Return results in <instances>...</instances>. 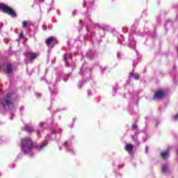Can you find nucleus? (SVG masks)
<instances>
[{
  "label": "nucleus",
  "instance_id": "f257e3e1",
  "mask_svg": "<svg viewBox=\"0 0 178 178\" xmlns=\"http://www.w3.org/2000/svg\"><path fill=\"white\" fill-rule=\"evenodd\" d=\"M34 143L31 138L26 137L21 140V149L24 154H29L33 150Z\"/></svg>",
  "mask_w": 178,
  "mask_h": 178
},
{
  "label": "nucleus",
  "instance_id": "f03ea898",
  "mask_svg": "<svg viewBox=\"0 0 178 178\" xmlns=\"http://www.w3.org/2000/svg\"><path fill=\"white\" fill-rule=\"evenodd\" d=\"M12 97V94L8 93L7 94L6 97H3V99H0V102L2 105L3 109L8 111H13L15 109V104L10 101V98Z\"/></svg>",
  "mask_w": 178,
  "mask_h": 178
},
{
  "label": "nucleus",
  "instance_id": "7ed1b4c3",
  "mask_svg": "<svg viewBox=\"0 0 178 178\" xmlns=\"http://www.w3.org/2000/svg\"><path fill=\"white\" fill-rule=\"evenodd\" d=\"M47 124V122H40L39 123V128L34 129V128L32 126H30L29 124H25L24 127L22 128V130L24 131H27V133L31 134L34 133L35 131L38 138H40L41 137V133H42V127H44V125Z\"/></svg>",
  "mask_w": 178,
  "mask_h": 178
},
{
  "label": "nucleus",
  "instance_id": "20e7f679",
  "mask_svg": "<svg viewBox=\"0 0 178 178\" xmlns=\"http://www.w3.org/2000/svg\"><path fill=\"white\" fill-rule=\"evenodd\" d=\"M0 10H2L3 13H7V15H9L11 17H17V16L10 7H8L5 4H0Z\"/></svg>",
  "mask_w": 178,
  "mask_h": 178
},
{
  "label": "nucleus",
  "instance_id": "39448f33",
  "mask_svg": "<svg viewBox=\"0 0 178 178\" xmlns=\"http://www.w3.org/2000/svg\"><path fill=\"white\" fill-rule=\"evenodd\" d=\"M58 43V40L54 37L48 38L46 40V44L47 47H51V45H55Z\"/></svg>",
  "mask_w": 178,
  "mask_h": 178
},
{
  "label": "nucleus",
  "instance_id": "423d86ee",
  "mask_svg": "<svg viewBox=\"0 0 178 178\" xmlns=\"http://www.w3.org/2000/svg\"><path fill=\"white\" fill-rule=\"evenodd\" d=\"M165 97V92L163 90H159L155 92L154 99H162Z\"/></svg>",
  "mask_w": 178,
  "mask_h": 178
},
{
  "label": "nucleus",
  "instance_id": "0eeeda50",
  "mask_svg": "<svg viewBox=\"0 0 178 178\" xmlns=\"http://www.w3.org/2000/svg\"><path fill=\"white\" fill-rule=\"evenodd\" d=\"M24 55H26V56L29 55L31 61L34 60V59H36V58L38 56V54L33 52H25Z\"/></svg>",
  "mask_w": 178,
  "mask_h": 178
},
{
  "label": "nucleus",
  "instance_id": "6e6552de",
  "mask_svg": "<svg viewBox=\"0 0 178 178\" xmlns=\"http://www.w3.org/2000/svg\"><path fill=\"white\" fill-rule=\"evenodd\" d=\"M169 156H170V152H169V150H165L161 153V158L164 161H165V159H168Z\"/></svg>",
  "mask_w": 178,
  "mask_h": 178
},
{
  "label": "nucleus",
  "instance_id": "1a4fd4ad",
  "mask_svg": "<svg viewBox=\"0 0 178 178\" xmlns=\"http://www.w3.org/2000/svg\"><path fill=\"white\" fill-rule=\"evenodd\" d=\"M133 145L130 144V143H127L125 145V151H127V152H129V154L131 153V151H133Z\"/></svg>",
  "mask_w": 178,
  "mask_h": 178
},
{
  "label": "nucleus",
  "instance_id": "9d476101",
  "mask_svg": "<svg viewBox=\"0 0 178 178\" xmlns=\"http://www.w3.org/2000/svg\"><path fill=\"white\" fill-rule=\"evenodd\" d=\"M6 73L8 74H10L13 73V67H12V64L9 63L7 65Z\"/></svg>",
  "mask_w": 178,
  "mask_h": 178
},
{
  "label": "nucleus",
  "instance_id": "9b49d317",
  "mask_svg": "<svg viewBox=\"0 0 178 178\" xmlns=\"http://www.w3.org/2000/svg\"><path fill=\"white\" fill-rule=\"evenodd\" d=\"M129 41L130 42V48H131V49H134V38H133V36H129Z\"/></svg>",
  "mask_w": 178,
  "mask_h": 178
},
{
  "label": "nucleus",
  "instance_id": "f8f14e48",
  "mask_svg": "<svg viewBox=\"0 0 178 178\" xmlns=\"http://www.w3.org/2000/svg\"><path fill=\"white\" fill-rule=\"evenodd\" d=\"M47 144H48V143H47V140H45L43 143H42L40 145H37L36 148L39 151H41V149H42L44 148V147H45L47 145Z\"/></svg>",
  "mask_w": 178,
  "mask_h": 178
},
{
  "label": "nucleus",
  "instance_id": "ddd939ff",
  "mask_svg": "<svg viewBox=\"0 0 178 178\" xmlns=\"http://www.w3.org/2000/svg\"><path fill=\"white\" fill-rule=\"evenodd\" d=\"M131 77H134V72L132 71V72H131L130 73H129V80L128 81H127V84H129L130 83V78Z\"/></svg>",
  "mask_w": 178,
  "mask_h": 178
},
{
  "label": "nucleus",
  "instance_id": "4468645a",
  "mask_svg": "<svg viewBox=\"0 0 178 178\" xmlns=\"http://www.w3.org/2000/svg\"><path fill=\"white\" fill-rule=\"evenodd\" d=\"M169 169V167H168V165H163L162 167V172L163 173H166V172H168V170Z\"/></svg>",
  "mask_w": 178,
  "mask_h": 178
},
{
  "label": "nucleus",
  "instance_id": "2eb2a0df",
  "mask_svg": "<svg viewBox=\"0 0 178 178\" xmlns=\"http://www.w3.org/2000/svg\"><path fill=\"white\" fill-rule=\"evenodd\" d=\"M28 25H29V22L23 21V22H22L23 29H26V27H27Z\"/></svg>",
  "mask_w": 178,
  "mask_h": 178
},
{
  "label": "nucleus",
  "instance_id": "dca6fc26",
  "mask_svg": "<svg viewBox=\"0 0 178 178\" xmlns=\"http://www.w3.org/2000/svg\"><path fill=\"white\" fill-rule=\"evenodd\" d=\"M64 147H66V148H68V149H70V151H73V150L72 149V148H70V147H69V145H68V143H67V142H65V143H64Z\"/></svg>",
  "mask_w": 178,
  "mask_h": 178
},
{
  "label": "nucleus",
  "instance_id": "f3484780",
  "mask_svg": "<svg viewBox=\"0 0 178 178\" xmlns=\"http://www.w3.org/2000/svg\"><path fill=\"white\" fill-rule=\"evenodd\" d=\"M134 79L135 80H138V79H140V75L138 74H135Z\"/></svg>",
  "mask_w": 178,
  "mask_h": 178
},
{
  "label": "nucleus",
  "instance_id": "a211bd4d",
  "mask_svg": "<svg viewBox=\"0 0 178 178\" xmlns=\"http://www.w3.org/2000/svg\"><path fill=\"white\" fill-rule=\"evenodd\" d=\"M94 5V2L89 1L88 2V7L90 8V6H92Z\"/></svg>",
  "mask_w": 178,
  "mask_h": 178
},
{
  "label": "nucleus",
  "instance_id": "6ab92c4d",
  "mask_svg": "<svg viewBox=\"0 0 178 178\" xmlns=\"http://www.w3.org/2000/svg\"><path fill=\"white\" fill-rule=\"evenodd\" d=\"M129 29H127V27L124 26L122 28L123 33H127Z\"/></svg>",
  "mask_w": 178,
  "mask_h": 178
},
{
  "label": "nucleus",
  "instance_id": "aec40b11",
  "mask_svg": "<svg viewBox=\"0 0 178 178\" xmlns=\"http://www.w3.org/2000/svg\"><path fill=\"white\" fill-rule=\"evenodd\" d=\"M23 37H24L23 33H21L19 34V38L18 40H22V38H23Z\"/></svg>",
  "mask_w": 178,
  "mask_h": 178
},
{
  "label": "nucleus",
  "instance_id": "412c9836",
  "mask_svg": "<svg viewBox=\"0 0 178 178\" xmlns=\"http://www.w3.org/2000/svg\"><path fill=\"white\" fill-rule=\"evenodd\" d=\"M63 60L65 62H66V60H67V57L66 56V54L63 55Z\"/></svg>",
  "mask_w": 178,
  "mask_h": 178
},
{
  "label": "nucleus",
  "instance_id": "4be33fe9",
  "mask_svg": "<svg viewBox=\"0 0 178 178\" xmlns=\"http://www.w3.org/2000/svg\"><path fill=\"white\" fill-rule=\"evenodd\" d=\"M51 94H58V92L56 91V90H51Z\"/></svg>",
  "mask_w": 178,
  "mask_h": 178
},
{
  "label": "nucleus",
  "instance_id": "5701e85b",
  "mask_svg": "<svg viewBox=\"0 0 178 178\" xmlns=\"http://www.w3.org/2000/svg\"><path fill=\"white\" fill-rule=\"evenodd\" d=\"M136 144H137L138 145H140V144H141V143L137 140H135Z\"/></svg>",
  "mask_w": 178,
  "mask_h": 178
},
{
  "label": "nucleus",
  "instance_id": "b1692460",
  "mask_svg": "<svg viewBox=\"0 0 178 178\" xmlns=\"http://www.w3.org/2000/svg\"><path fill=\"white\" fill-rule=\"evenodd\" d=\"M42 29H43V30H47V25H45V24H43L42 25Z\"/></svg>",
  "mask_w": 178,
  "mask_h": 178
},
{
  "label": "nucleus",
  "instance_id": "393cba45",
  "mask_svg": "<svg viewBox=\"0 0 178 178\" xmlns=\"http://www.w3.org/2000/svg\"><path fill=\"white\" fill-rule=\"evenodd\" d=\"M76 10L72 11V15L73 16H76Z\"/></svg>",
  "mask_w": 178,
  "mask_h": 178
},
{
  "label": "nucleus",
  "instance_id": "a878e982",
  "mask_svg": "<svg viewBox=\"0 0 178 178\" xmlns=\"http://www.w3.org/2000/svg\"><path fill=\"white\" fill-rule=\"evenodd\" d=\"M117 58H120V52L117 53Z\"/></svg>",
  "mask_w": 178,
  "mask_h": 178
},
{
  "label": "nucleus",
  "instance_id": "bb28decb",
  "mask_svg": "<svg viewBox=\"0 0 178 178\" xmlns=\"http://www.w3.org/2000/svg\"><path fill=\"white\" fill-rule=\"evenodd\" d=\"M86 6H87V2L85 1L84 3H83V8H86Z\"/></svg>",
  "mask_w": 178,
  "mask_h": 178
},
{
  "label": "nucleus",
  "instance_id": "cd10ccee",
  "mask_svg": "<svg viewBox=\"0 0 178 178\" xmlns=\"http://www.w3.org/2000/svg\"><path fill=\"white\" fill-rule=\"evenodd\" d=\"M175 120H178V114L175 116Z\"/></svg>",
  "mask_w": 178,
  "mask_h": 178
},
{
  "label": "nucleus",
  "instance_id": "c85d7f7f",
  "mask_svg": "<svg viewBox=\"0 0 178 178\" xmlns=\"http://www.w3.org/2000/svg\"><path fill=\"white\" fill-rule=\"evenodd\" d=\"M88 95H91V90H88Z\"/></svg>",
  "mask_w": 178,
  "mask_h": 178
},
{
  "label": "nucleus",
  "instance_id": "c756f323",
  "mask_svg": "<svg viewBox=\"0 0 178 178\" xmlns=\"http://www.w3.org/2000/svg\"><path fill=\"white\" fill-rule=\"evenodd\" d=\"M79 23H80V24H83V20L80 19Z\"/></svg>",
  "mask_w": 178,
  "mask_h": 178
},
{
  "label": "nucleus",
  "instance_id": "7c9ffc66",
  "mask_svg": "<svg viewBox=\"0 0 178 178\" xmlns=\"http://www.w3.org/2000/svg\"><path fill=\"white\" fill-rule=\"evenodd\" d=\"M49 137H51V136H49V134H47V136H46V138H49Z\"/></svg>",
  "mask_w": 178,
  "mask_h": 178
},
{
  "label": "nucleus",
  "instance_id": "2f4dec72",
  "mask_svg": "<svg viewBox=\"0 0 178 178\" xmlns=\"http://www.w3.org/2000/svg\"><path fill=\"white\" fill-rule=\"evenodd\" d=\"M79 88H81V85L78 86Z\"/></svg>",
  "mask_w": 178,
  "mask_h": 178
},
{
  "label": "nucleus",
  "instance_id": "473e14b6",
  "mask_svg": "<svg viewBox=\"0 0 178 178\" xmlns=\"http://www.w3.org/2000/svg\"><path fill=\"white\" fill-rule=\"evenodd\" d=\"M106 69V67H104V70H102V72H105Z\"/></svg>",
  "mask_w": 178,
  "mask_h": 178
},
{
  "label": "nucleus",
  "instance_id": "72a5a7b5",
  "mask_svg": "<svg viewBox=\"0 0 178 178\" xmlns=\"http://www.w3.org/2000/svg\"><path fill=\"white\" fill-rule=\"evenodd\" d=\"M40 2H44V0H39Z\"/></svg>",
  "mask_w": 178,
  "mask_h": 178
},
{
  "label": "nucleus",
  "instance_id": "f704fd0d",
  "mask_svg": "<svg viewBox=\"0 0 178 178\" xmlns=\"http://www.w3.org/2000/svg\"><path fill=\"white\" fill-rule=\"evenodd\" d=\"M72 55H70V59H72Z\"/></svg>",
  "mask_w": 178,
  "mask_h": 178
},
{
  "label": "nucleus",
  "instance_id": "c9c22d12",
  "mask_svg": "<svg viewBox=\"0 0 178 178\" xmlns=\"http://www.w3.org/2000/svg\"><path fill=\"white\" fill-rule=\"evenodd\" d=\"M113 91H115V92H116V88H113Z\"/></svg>",
  "mask_w": 178,
  "mask_h": 178
},
{
  "label": "nucleus",
  "instance_id": "e433bc0d",
  "mask_svg": "<svg viewBox=\"0 0 178 178\" xmlns=\"http://www.w3.org/2000/svg\"><path fill=\"white\" fill-rule=\"evenodd\" d=\"M132 129H134V124H132Z\"/></svg>",
  "mask_w": 178,
  "mask_h": 178
},
{
  "label": "nucleus",
  "instance_id": "4c0bfd02",
  "mask_svg": "<svg viewBox=\"0 0 178 178\" xmlns=\"http://www.w3.org/2000/svg\"><path fill=\"white\" fill-rule=\"evenodd\" d=\"M118 42H119L120 44H122V42H120V40H118Z\"/></svg>",
  "mask_w": 178,
  "mask_h": 178
},
{
  "label": "nucleus",
  "instance_id": "58836bf2",
  "mask_svg": "<svg viewBox=\"0 0 178 178\" xmlns=\"http://www.w3.org/2000/svg\"><path fill=\"white\" fill-rule=\"evenodd\" d=\"M66 66L69 67V63H66Z\"/></svg>",
  "mask_w": 178,
  "mask_h": 178
},
{
  "label": "nucleus",
  "instance_id": "ea45409f",
  "mask_svg": "<svg viewBox=\"0 0 178 178\" xmlns=\"http://www.w3.org/2000/svg\"><path fill=\"white\" fill-rule=\"evenodd\" d=\"M20 109H21V111H22V109H24V108H23V107H21V108H20Z\"/></svg>",
  "mask_w": 178,
  "mask_h": 178
},
{
  "label": "nucleus",
  "instance_id": "a19ab883",
  "mask_svg": "<svg viewBox=\"0 0 178 178\" xmlns=\"http://www.w3.org/2000/svg\"><path fill=\"white\" fill-rule=\"evenodd\" d=\"M96 26H97V27H99V24H97Z\"/></svg>",
  "mask_w": 178,
  "mask_h": 178
},
{
  "label": "nucleus",
  "instance_id": "79ce46f5",
  "mask_svg": "<svg viewBox=\"0 0 178 178\" xmlns=\"http://www.w3.org/2000/svg\"><path fill=\"white\" fill-rule=\"evenodd\" d=\"M1 29H2V26L0 25V30H1Z\"/></svg>",
  "mask_w": 178,
  "mask_h": 178
},
{
  "label": "nucleus",
  "instance_id": "37998d69",
  "mask_svg": "<svg viewBox=\"0 0 178 178\" xmlns=\"http://www.w3.org/2000/svg\"><path fill=\"white\" fill-rule=\"evenodd\" d=\"M64 81H67V79H64Z\"/></svg>",
  "mask_w": 178,
  "mask_h": 178
},
{
  "label": "nucleus",
  "instance_id": "c03bdc74",
  "mask_svg": "<svg viewBox=\"0 0 178 178\" xmlns=\"http://www.w3.org/2000/svg\"><path fill=\"white\" fill-rule=\"evenodd\" d=\"M38 97H41V95H40V94H38Z\"/></svg>",
  "mask_w": 178,
  "mask_h": 178
},
{
  "label": "nucleus",
  "instance_id": "a18cd8bd",
  "mask_svg": "<svg viewBox=\"0 0 178 178\" xmlns=\"http://www.w3.org/2000/svg\"><path fill=\"white\" fill-rule=\"evenodd\" d=\"M136 127H136V125H134V129H136Z\"/></svg>",
  "mask_w": 178,
  "mask_h": 178
},
{
  "label": "nucleus",
  "instance_id": "49530a36",
  "mask_svg": "<svg viewBox=\"0 0 178 178\" xmlns=\"http://www.w3.org/2000/svg\"><path fill=\"white\" fill-rule=\"evenodd\" d=\"M87 19H88V20H90V17H87Z\"/></svg>",
  "mask_w": 178,
  "mask_h": 178
},
{
  "label": "nucleus",
  "instance_id": "de8ad7c7",
  "mask_svg": "<svg viewBox=\"0 0 178 178\" xmlns=\"http://www.w3.org/2000/svg\"><path fill=\"white\" fill-rule=\"evenodd\" d=\"M60 149L62 150V147H60Z\"/></svg>",
  "mask_w": 178,
  "mask_h": 178
},
{
  "label": "nucleus",
  "instance_id": "09e8293b",
  "mask_svg": "<svg viewBox=\"0 0 178 178\" xmlns=\"http://www.w3.org/2000/svg\"><path fill=\"white\" fill-rule=\"evenodd\" d=\"M10 119H11V120H12V119H13V117H11Z\"/></svg>",
  "mask_w": 178,
  "mask_h": 178
},
{
  "label": "nucleus",
  "instance_id": "8fccbe9b",
  "mask_svg": "<svg viewBox=\"0 0 178 178\" xmlns=\"http://www.w3.org/2000/svg\"><path fill=\"white\" fill-rule=\"evenodd\" d=\"M122 38H123V35H121Z\"/></svg>",
  "mask_w": 178,
  "mask_h": 178
},
{
  "label": "nucleus",
  "instance_id": "3c124183",
  "mask_svg": "<svg viewBox=\"0 0 178 178\" xmlns=\"http://www.w3.org/2000/svg\"><path fill=\"white\" fill-rule=\"evenodd\" d=\"M49 90H50V91H51V88H49Z\"/></svg>",
  "mask_w": 178,
  "mask_h": 178
},
{
  "label": "nucleus",
  "instance_id": "603ef678",
  "mask_svg": "<svg viewBox=\"0 0 178 178\" xmlns=\"http://www.w3.org/2000/svg\"><path fill=\"white\" fill-rule=\"evenodd\" d=\"M0 176H1V173H0Z\"/></svg>",
  "mask_w": 178,
  "mask_h": 178
}]
</instances>
